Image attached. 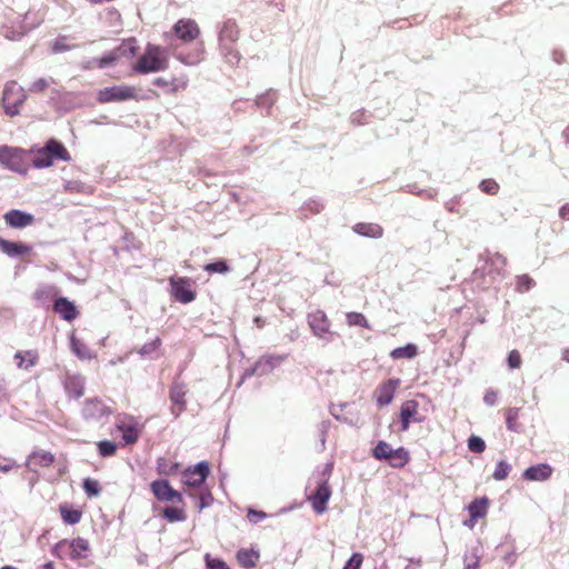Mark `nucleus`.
<instances>
[{"mask_svg": "<svg viewBox=\"0 0 569 569\" xmlns=\"http://www.w3.org/2000/svg\"><path fill=\"white\" fill-rule=\"evenodd\" d=\"M4 222L13 229H23L34 222V217L31 213L11 209L3 214Z\"/></svg>", "mask_w": 569, "mask_h": 569, "instance_id": "obj_18", "label": "nucleus"}, {"mask_svg": "<svg viewBox=\"0 0 569 569\" xmlns=\"http://www.w3.org/2000/svg\"><path fill=\"white\" fill-rule=\"evenodd\" d=\"M239 30L236 22L227 20L219 30V48L229 64H237L240 60L233 43L238 40Z\"/></svg>", "mask_w": 569, "mask_h": 569, "instance_id": "obj_3", "label": "nucleus"}, {"mask_svg": "<svg viewBox=\"0 0 569 569\" xmlns=\"http://www.w3.org/2000/svg\"><path fill=\"white\" fill-rule=\"evenodd\" d=\"M204 562L207 569H229L228 565L223 560L213 558L209 553L204 555Z\"/></svg>", "mask_w": 569, "mask_h": 569, "instance_id": "obj_47", "label": "nucleus"}, {"mask_svg": "<svg viewBox=\"0 0 569 569\" xmlns=\"http://www.w3.org/2000/svg\"><path fill=\"white\" fill-rule=\"evenodd\" d=\"M204 270L208 272L226 273L229 271V267L227 266L226 261L220 260V261L207 264L204 267Z\"/></svg>", "mask_w": 569, "mask_h": 569, "instance_id": "obj_55", "label": "nucleus"}, {"mask_svg": "<svg viewBox=\"0 0 569 569\" xmlns=\"http://www.w3.org/2000/svg\"><path fill=\"white\" fill-rule=\"evenodd\" d=\"M14 359L17 360L18 368L28 370L37 363L38 353L33 350L17 352Z\"/></svg>", "mask_w": 569, "mask_h": 569, "instance_id": "obj_32", "label": "nucleus"}, {"mask_svg": "<svg viewBox=\"0 0 569 569\" xmlns=\"http://www.w3.org/2000/svg\"><path fill=\"white\" fill-rule=\"evenodd\" d=\"M83 489L90 497L98 496L100 493V485L97 480L86 479L83 481Z\"/></svg>", "mask_w": 569, "mask_h": 569, "instance_id": "obj_51", "label": "nucleus"}, {"mask_svg": "<svg viewBox=\"0 0 569 569\" xmlns=\"http://www.w3.org/2000/svg\"><path fill=\"white\" fill-rule=\"evenodd\" d=\"M497 399H498V392L495 390H487V392L485 393V397H483V401L488 406L496 405Z\"/></svg>", "mask_w": 569, "mask_h": 569, "instance_id": "obj_60", "label": "nucleus"}, {"mask_svg": "<svg viewBox=\"0 0 569 569\" xmlns=\"http://www.w3.org/2000/svg\"><path fill=\"white\" fill-rule=\"evenodd\" d=\"M60 512L63 521L69 525H76L81 519V512L78 510H70L67 507H61Z\"/></svg>", "mask_w": 569, "mask_h": 569, "instance_id": "obj_40", "label": "nucleus"}, {"mask_svg": "<svg viewBox=\"0 0 569 569\" xmlns=\"http://www.w3.org/2000/svg\"><path fill=\"white\" fill-rule=\"evenodd\" d=\"M373 457L378 460H389L392 467H402L408 460V452L403 448L392 449L385 441H379L373 449Z\"/></svg>", "mask_w": 569, "mask_h": 569, "instance_id": "obj_9", "label": "nucleus"}, {"mask_svg": "<svg viewBox=\"0 0 569 569\" xmlns=\"http://www.w3.org/2000/svg\"><path fill=\"white\" fill-rule=\"evenodd\" d=\"M54 311L58 312L64 320L68 321L76 319L78 316L76 306L67 298H59L56 300Z\"/></svg>", "mask_w": 569, "mask_h": 569, "instance_id": "obj_29", "label": "nucleus"}, {"mask_svg": "<svg viewBox=\"0 0 569 569\" xmlns=\"http://www.w3.org/2000/svg\"><path fill=\"white\" fill-rule=\"evenodd\" d=\"M98 448L101 456L109 457L116 452L117 446L112 441L103 440L98 443Z\"/></svg>", "mask_w": 569, "mask_h": 569, "instance_id": "obj_49", "label": "nucleus"}, {"mask_svg": "<svg viewBox=\"0 0 569 569\" xmlns=\"http://www.w3.org/2000/svg\"><path fill=\"white\" fill-rule=\"evenodd\" d=\"M161 346V340L159 338L153 339L150 342L144 343L139 350L138 353L141 357L157 358L158 350Z\"/></svg>", "mask_w": 569, "mask_h": 569, "instance_id": "obj_36", "label": "nucleus"}, {"mask_svg": "<svg viewBox=\"0 0 569 569\" xmlns=\"http://www.w3.org/2000/svg\"><path fill=\"white\" fill-rule=\"evenodd\" d=\"M63 189L70 193H92V189L78 180H68L63 184Z\"/></svg>", "mask_w": 569, "mask_h": 569, "instance_id": "obj_37", "label": "nucleus"}, {"mask_svg": "<svg viewBox=\"0 0 569 569\" xmlns=\"http://www.w3.org/2000/svg\"><path fill=\"white\" fill-rule=\"evenodd\" d=\"M355 231L370 238H380L383 233L382 228L377 223H358L355 226Z\"/></svg>", "mask_w": 569, "mask_h": 569, "instance_id": "obj_33", "label": "nucleus"}, {"mask_svg": "<svg viewBox=\"0 0 569 569\" xmlns=\"http://www.w3.org/2000/svg\"><path fill=\"white\" fill-rule=\"evenodd\" d=\"M535 284V281L527 274L519 276L517 278V289L519 291H528Z\"/></svg>", "mask_w": 569, "mask_h": 569, "instance_id": "obj_53", "label": "nucleus"}, {"mask_svg": "<svg viewBox=\"0 0 569 569\" xmlns=\"http://www.w3.org/2000/svg\"><path fill=\"white\" fill-rule=\"evenodd\" d=\"M178 465L168 461L164 458H160L157 461V470L160 475H172L177 471Z\"/></svg>", "mask_w": 569, "mask_h": 569, "instance_id": "obj_41", "label": "nucleus"}, {"mask_svg": "<svg viewBox=\"0 0 569 569\" xmlns=\"http://www.w3.org/2000/svg\"><path fill=\"white\" fill-rule=\"evenodd\" d=\"M137 50V41L133 38L124 40L119 47L108 52L101 58L92 59L88 62L86 68H107L114 64L121 59H131L134 57Z\"/></svg>", "mask_w": 569, "mask_h": 569, "instance_id": "obj_4", "label": "nucleus"}, {"mask_svg": "<svg viewBox=\"0 0 569 569\" xmlns=\"http://www.w3.org/2000/svg\"><path fill=\"white\" fill-rule=\"evenodd\" d=\"M171 284V296L181 303H189L196 299V291L191 288V282L188 278L169 279Z\"/></svg>", "mask_w": 569, "mask_h": 569, "instance_id": "obj_12", "label": "nucleus"}, {"mask_svg": "<svg viewBox=\"0 0 569 569\" xmlns=\"http://www.w3.org/2000/svg\"><path fill=\"white\" fill-rule=\"evenodd\" d=\"M284 356H264L262 357L254 367L246 372V376H263L271 372L276 367H278L283 360Z\"/></svg>", "mask_w": 569, "mask_h": 569, "instance_id": "obj_21", "label": "nucleus"}, {"mask_svg": "<svg viewBox=\"0 0 569 569\" xmlns=\"http://www.w3.org/2000/svg\"><path fill=\"white\" fill-rule=\"evenodd\" d=\"M331 497V490L328 485V477L317 487L315 493L309 497L312 508L317 513H323L327 510V503Z\"/></svg>", "mask_w": 569, "mask_h": 569, "instance_id": "obj_16", "label": "nucleus"}, {"mask_svg": "<svg viewBox=\"0 0 569 569\" xmlns=\"http://www.w3.org/2000/svg\"><path fill=\"white\" fill-rule=\"evenodd\" d=\"M418 355V347L413 343H408L405 347H399L390 352V357L397 359H412Z\"/></svg>", "mask_w": 569, "mask_h": 569, "instance_id": "obj_34", "label": "nucleus"}, {"mask_svg": "<svg viewBox=\"0 0 569 569\" xmlns=\"http://www.w3.org/2000/svg\"><path fill=\"white\" fill-rule=\"evenodd\" d=\"M481 556L478 550L475 549L470 555H466L463 558L465 567L463 569H479L480 567Z\"/></svg>", "mask_w": 569, "mask_h": 569, "instance_id": "obj_42", "label": "nucleus"}, {"mask_svg": "<svg viewBox=\"0 0 569 569\" xmlns=\"http://www.w3.org/2000/svg\"><path fill=\"white\" fill-rule=\"evenodd\" d=\"M511 467L506 461H499L496 466L493 478L496 480H503L508 477Z\"/></svg>", "mask_w": 569, "mask_h": 569, "instance_id": "obj_46", "label": "nucleus"}, {"mask_svg": "<svg viewBox=\"0 0 569 569\" xmlns=\"http://www.w3.org/2000/svg\"><path fill=\"white\" fill-rule=\"evenodd\" d=\"M307 207L313 213H318V212H320L323 209V204L321 202H318V201H310L309 203H307Z\"/></svg>", "mask_w": 569, "mask_h": 569, "instance_id": "obj_62", "label": "nucleus"}, {"mask_svg": "<svg viewBox=\"0 0 569 569\" xmlns=\"http://www.w3.org/2000/svg\"><path fill=\"white\" fill-rule=\"evenodd\" d=\"M237 558L240 565L244 568H252L256 565V559L258 556L252 551L241 549L238 551Z\"/></svg>", "mask_w": 569, "mask_h": 569, "instance_id": "obj_38", "label": "nucleus"}, {"mask_svg": "<svg viewBox=\"0 0 569 569\" xmlns=\"http://www.w3.org/2000/svg\"><path fill=\"white\" fill-rule=\"evenodd\" d=\"M28 151L18 147L0 146V164L6 169L26 176L29 167L26 162Z\"/></svg>", "mask_w": 569, "mask_h": 569, "instance_id": "obj_5", "label": "nucleus"}, {"mask_svg": "<svg viewBox=\"0 0 569 569\" xmlns=\"http://www.w3.org/2000/svg\"><path fill=\"white\" fill-rule=\"evenodd\" d=\"M0 251L11 258L27 254L31 251V247L23 242L9 241L0 238Z\"/></svg>", "mask_w": 569, "mask_h": 569, "instance_id": "obj_25", "label": "nucleus"}, {"mask_svg": "<svg viewBox=\"0 0 569 569\" xmlns=\"http://www.w3.org/2000/svg\"><path fill=\"white\" fill-rule=\"evenodd\" d=\"M274 101H276V92L269 91V92L258 97L257 104L260 107L270 108Z\"/></svg>", "mask_w": 569, "mask_h": 569, "instance_id": "obj_54", "label": "nucleus"}, {"mask_svg": "<svg viewBox=\"0 0 569 569\" xmlns=\"http://www.w3.org/2000/svg\"><path fill=\"white\" fill-rule=\"evenodd\" d=\"M347 322L349 326H360V327L369 328L366 317L359 312L347 313Z\"/></svg>", "mask_w": 569, "mask_h": 569, "instance_id": "obj_45", "label": "nucleus"}, {"mask_svg": "<svg viewBox=\"0 0 569 569\" xmlns=\"http://www.w3.org/2000/svg\"><path fill=\"white\" fill-rule=\"evenodd\" d=\"M27 96L21 86L17 82H8L3 90L2 103L7 114L13 117L20 111V107L23 104Z\"/></svg>", "mask_w": 569, "mask_h": 569, "instance_id": "obj_8", "label": "nucleus"}, {"mask_svg": "<svg viewBox=\"0 0 569 569\" xmlns=\"http://www.w3.org/2000/svg\"><path fill=\"white\" fill-rule=\"evenodd\" d=\"M52 82H53V80L51 78L50 79L40 78V79L36 80L30 86L29 90L32 92H41V91L46 90Z\"/></svg>", "mask_w": 569, "mask_h": 569, "instance_id": "obj_57", "label": "nucleus"}, {"mask_svg": "<svg viewBox=\"0 0 569 569\" xmlns=\"http://www.w3.org/2000/svg\"><path fill=\"white\" fill-rule=\"evenodd\" d=\"M172 33L178 40L189 43L199 37L200 30L194 20L180 19L174 23Z\"/></svg>", "mask_w": 569, "mask_h": 569, "instance_id": "obj_13", "label": "nucleus"}, {"mask_svg": "<svg viewBox=\"0 0 569 569\" xmlns=\"http://www.w3.org/2000/svg\"><path fill=\"white\" fill-rule=\"evenodd\" d=\"M188 82L187 76L173 77L170 80L159 77L153 80V84L163 88L167 93L184 90L188 87Z\"/></svg>", "mask_w": 569, "mask_h": 569, "instance_id": "obj_24", "label": "nucleus"}, {"mask_svg": "<svg viewBox=\"0 0 569 569\" xmlns=\"http://www.w3.org/2000/svg\"><path fill=\"white\" fill-rule=\"evenodd\" d=\"M70 347L79 359L89 360L94 357V353L90 350V348L74 336H71L70 338Z\"/></svg>", "mask_w": 569, "mask_h": 569, "instance_id": "obj_31", "label": "nucleus"}, {"mask_svg": "<svg viewBox=\"0 0 569 569\" xmlns=\"http://www.w3.org/2000/svg\"><path fill=\"white\" fill-rule=\"evenodd\" d=\"M488 263L497 271L500 272L507 264V259L498 253H489Z\"/></svg>", "mask_w": 569, "mask_h": 569, "instance_id": "obj_43", "label": "nucleus"}, {"mask_svg": "<svg viewBox=\"0 0 569 569\" xmlns=\"http://www.w3.org/2000/svg\"><path fill=\"white\" fill-rule=\"evenodd\" d=\"M209 475V466L206 461L197 463L183 472L182 482L189 488H199Z\"/></svg>", "mask_w": 569, "mask_h": 569, "instance_id": "obj_15", "label": "nucleus"}, {"mask_svg": "<svg viewBox=\"0 0 569 569\" xmlns=\"http://www.w3.org/2000/svg\"><path fill=\"white\" fill-rule=\"evenodd\" d=\"M468 448L472 452L480 453L485 450L486 443L480 437L471 436L468 439Z\"/></svg>", "mask_w": 569, "mask_h": 569, "instance_id": "obj_48", "label": "nucleus"}, {"mask_svg": "<svg viewBox=\"0 0 569 569\" xmlns=\"http://www.w3.org/2000/svg\"><path fill=\"white\" fill-rule=\"evenodd\" d=\"M170 47L163 48L149 43L143 53L138 58L132 69L140 74L156 73L164 71L169 67Z\"/></svg>", "mask_w": 569, "mask_h": 569, "instance_id": "obj_1", "label": "nucleus"}, {"mask_svg": "<svg viewBox=\"0 0 569 569\" xmlns=\"http://www.w3.org/2000/svg\"><path fill=\"white\" fill-rule=\"evenodd\" d=\"M488 507L489 500L487 497H481L471 501L468 506L469 519L463 521V526L472 529L479 519L486 517Z\"/></svg>", "mask_w": 569, "mask_h": 569, "instance_id": "obj_17", "label": "nucleus"}, {"mask_svg": "<svg viewBox=\"0 0 569 569\" xmlns=\"http://www.w3.org/2000/svg\"><path fill=\"white\" fill-rule=\"evenodd\" d=\"M362 561L363 556L359 552H356L351 556L342 569H360Z\"/></svg>", "mask_w": 569, "mask_h": 569, "instance_id": "obj_56", "label": "nucleus"}, {"mask_svg": "<svg viewBox=\"0 0 569 569\" xmlns=\"http://www.w3.org/2000/svg\"><path fill=\"white\" fill-rule=\"evenodd\" d=\"M37 24H38V22L22 23V24H19L18 28L3 26L1 29V34L6 39H9V40H18L23 34H26L27 32L32 30Z\"/></svg>", "mask_w": 569, "mask_h": 569, "instance_id": "obj_30", "label": "nucleus"}, {"mask_svg": "<svg viewBox=\"0 0 569 569\" xmlns=\"http://www.w3.org/2000/svg\"><path fill=\"white\" fill-rule=\"evenodd\" d=\"M521 356L518 350H511L508 355V366L510 369H518L521 366Z\"/></svg>", "mask_w": 569, "mask_h": 569, "instance_id": "obj_58", "label": "nucleus"}, {"mask_svg": "<svg viewBox=\"0 0 569 569\" xmlns=\"http://www.w3.org/2000/svg\"><path fill=\"white\" fill-rule=\"evenodd\" d=\"M559 216L562 219L569 220V203L563 204L559 210Z\"/></svg>", "mask_w": 569, "mask_h": 569, "instance_id": "obj_64", "label": "nucleus"}, {"mask_svg": "<svg viewBox=\"0 0 569 569\" xmlns=\"http://www.w3.org/2000/svg\"><path fill=\"white\" fill-rule=\"evenodd\" d=\"M16 466L12 459L0 457V471L8 472Z\"/></svg>", "mask_w": 569, "mask_h": 569, "instance_id": "obj_61", "label": "nucleus"}, {"mask_svg": "<svg viewBox=\"0 0 569 569\" xmlns=\"http://www.w3.org/2000/svg\"><path fill=\"white\" fill-rule=\"evenodd\" d=\"M28 153L33 154L32 166L38 169L52 166L54 158L63 161L71 160V157L64 146L54 139H50L42 148L30 149Z\"/></svg>", "mask_w": 569, "mask_h": 569, "instance_id": "obj_2", "label": "nucleus"}, {"mask_svg": "<svg viewBox=\"0 0 569 569\" xmlns=\"http://www.w3.org/2000/svg\"><path fill=\"white\" fill-rule=\"evenodd\" d=\"M418 413V402L415 400H408L402 403L401 410H400V419H401V426L402 430H407L412 421H419L417 419Z\"/></svg>", "mask_w": 569, "mask_h": 569, "instance_id": "obj_26", "label": "nucleus"}, {"mask_svg": "<svg viewBox=\"0 0 569 569\" xmlns=\"http://www.w3.org/2000/svg\"><path fill=\"white\" fill-rule=\"evenodd\" d=\"M89 542L83 538L63 539L54 545L52 553L60 559L79 560L88 556Z\"/></svg>", "mask_w": 569, "mask_h": 569, "instance_id": "obj_6", "label": "nucleus"}, {"mask_svg": "<svg viewBox=\"0 0 569 569\" xmlns=\"http://www.w3.org/2000/svg\"><path fill=\"white\" fill-rule=\"evenodd\" d=\"M210 499H211V495L209 492L201 493L199 508L200 509L206 508L209 505Z\"/></svg>", "mask_w": 569, "mask_h": 569, "instance_id": "obj_63", "label": "nucleus"}, {"mask_svg": "<svg viewBox=\"0 0 569 569\" xmlns=\"http://www.w3.org/2000/svg\"><path fill=\"white\" fill-rule=\"evenodd\" d=\"M66 389L74 398H80L84 392V381L81 377H70L67 380Z\"/></svg>", "mask_w": 569, "mask_h": 569, "instance_id": "obj_35", "label": "nucleus"}, {"mask_svg": "<svg viewBox=\"0 0 569 569\" xmlns=\"http://www.w3.org/2000/svg\"><path fill=\"white\" fill-rule=\"evenodd\" d=\"M187 393V386L183 382H173L170 388V400L172 402L171 412L177 418L186 409L184 396Z\"/></svg>", "mask_w": 569, "mask_h": 569, "instance_id": "obj_19", "label": "nucleus"}, {"mask_svg": "<svg viewBox=\"0 0 569 569\" xmlns=\"http://www.w3.org/2000/svg\"><path fill=\"white\" fill-rule=\"evenodd\" d=\"M54 461V456L44 450L33 451L27 460V467L36 470V467H49Z\"/></svg>", "mask_w": 569, "mask_h": 569, "instance_id": "obj_28", "label": "nucleus"}, {"mask_svg": "<svg viewBox=\"0 0 569 569\" xmlns=\"http://www.w3.org/2000/svg\"><path fill=\"white\" fill-rule=\"evenodd\" d=\"M164 518L169 521H183L186 519V515L183 510L174 507H167L163 510Z\"/></svg>", "mask_w": 569, "mask_h": 569, "instance_id": "obj_44", "label": "nucleus"}, {"mask_svg": "<svg viewBox=\"0 0 569 569\" xmlns=\"http://www.w3.org/2000/svg\"><path fill=\"white\" fill-rule=\"evenodd\" d=\"M308 325L316 337L319 339L330 341L332 338V332L330 331V321L327 315L317 310L308 315Z\"/></svg>", "mask_w": 569, "mask_h": 569, "instance_id": "obj_10", "label": "nucleus"}, {"mask_svg": "<svg viewBox=\"0 0 569 569\" xmlns=\"http://www.w3.org/2000/svg\"><path fill=\"white\" fill-rule=\"evenodd\" d=\"M552 468L548 463H539L529 467L525 472L523 477L530 481H545L550 478Z\"/></svg>", "mask_w": 569, "mask_h": 569, "instance_id": "obj_27", "label": "nucleus"}, {"mask_svg": "<svg viewBox=\"0 0 569 569\" xmlns=\"http://www.w3.org/2000/svg\"><path fill=\"white\" fill-rule=\"evenodd\" d=\"M481 191L488 194H496L499 190L498 183L492 179L482 180L479 184Z\"/></svg>", "mask_w": 569, "mask_h": 569, "instance_id": "obj_52", "label": "nucleus"}, {"mask_svg": "<svg viewBox=\"0 0 569 569\" xmlns=\"http://www.w3.org/2000/svg\"><path fill=\"white\" fill-rule=\"evenodd\" d=\"M519 417V409L517 408H509L507 411H506V422H507V428L511 431H515L516 430V421Z\"/></svg>", "mask_w": 569, "mask_h": 569, "instance_id": "obj_50", "label": "nucleus"}, {"mask_svg": "<svg viewBox=\"0 0 569 569\" xmlns=\"http://www.w3.org/2000/svg\"><path fill=\"white\" fill-rule=\"evenodd\" d=\"M117 428L121 432L124 445H131L139 439L143 426L133 417L123 416L118 419Z\"/></svg>", "mask_w": 569, "mask_h": 569, "instance_id": "obj_11", "label": "nucleus"}, {"mask_svg": "<svg viewBox=\"0 0 569 569\" xmlns=\"http://www.w3.org/2000/svg\"><path fill=\"white\" fill-rule=\"evenodd\" d=\"M267 517V515L263 511H257L250 509L248 512V519L250 522L257 523L261 520H263Z\"/></svg>", "mask_w": 569, "mask_h": 569, "instance_id": "obj_59", "label": "nucleus"}, {"mask_svg": "<svg viewBox=\"0 0 569 569\" xmlns=\"http://www.w3.org/2000/svg\"><path fill=\"white\" fill-rule=\"evenodd\" d=\"M152 493L161 501H181V493L172 489L167 480H156L150 485Z\"/></svg>", "mask_w": 569, "mask_h": 569, "instance_id": "obj_20", "label": "nucleus"}, {"mask_svg": "<svg viewBox=\"0 0 569 569\" xmlns=\"http://www.w3.org/2000/svg\"><path fill=\"white\" fill-rule=\"evenodd\" d=\"M82 415L87 420L99 421L110 415V409L102 401L92 399L86 401Z\"/></svg>", "mask_w": 569, "mask_h": 569, "instance_id": "obj_22", "label": "nucleus"}, {"mask_svg": "<svg viewBox=\"0 0 569 569\" xmlns=\"http://www.w3.org/2000/svg\"><path fill=\"white\" fill-rule=\"evenodd\" d=\"M169 47L173 57L186 66H197L203 60L204 49L201 43H198L188 53L180 50L179 46L174 44L172 40L169 42Z\"/></svg>", "mask_w": 569, "mask_h": 569, "instance_id": "obj_14", "label": "nucleus"}, {"mask_svg": "<svg viewBox=\"0 0 569 569\" xmlns=\"http://www.w3.org/2000/svg\"><path fill=\"white\" fill-rule=\"evenodd\" d=\"M74 44L69 43V39L64 36L59 37L50 42V48L53 53H60L74 48Z\"/></svg>", "mask_w": 569, "mask_h": 569, "instance_id": "obj_39", "label": "nucleus"}, {"mask_svg": "<svg viewBox=\"0 0 569 569\" xmlns=\"http://www.w3.org/2000/svg\"><path fill=\"white\" fill-rule=\"evenodd\" d=\"M400 385L399 379H389L387 382L378 387L376 391V398L379 406L389 405L395 396L397 388Z\"/></svg>", "mask_w": 569, "mask_h": 569, "instance_id": "obj_23", "label": "nucleus"}, {"mask_svg": "<svg viewBox=\"0 0 569 569\" xmlns=\"http://www.w3.org/2000/svg\"><path fill=\"white\" fill-rule=\"evenodd\" d=\"M137 99L136 88L127 84L106 87L97 93V100L100 103L124 102Z\"/></svg>", "mask_w": 569, "mask_h": 569, "instance_id": "obj_7", "label": "nucleus"}]
</instances>
